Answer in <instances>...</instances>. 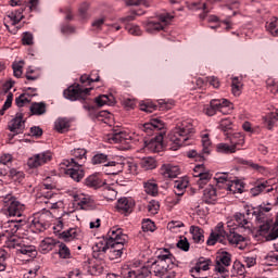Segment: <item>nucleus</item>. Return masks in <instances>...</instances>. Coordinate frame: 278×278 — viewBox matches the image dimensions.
Wrapping results in <instances>:
<instances>
[{
    "mask_svg": "<svg viewBox=\"0 0 278 278\" xmlns=\"http://www.w3.org/2000/svg\"><path fill=\"white\" fill-rule=\"evenodd\" d=\"M194 131L190 122H181L168 134L167 138L172 151H177L180 147H188L187 141L190 140V134Z\"/></svg>",
    "mask_w": 278,
    "mask_h": 278,
    "instance_id": "f257e3e1",
    "label": "nucleus"
},
{
    "mask_svg": "<svg viewBox=\"0 0 278 278\" xmlns=\"http://www.w3.org/2000/svg\"><path fill=\"white\" fill-rule=\"evenodd\" d=\"M90 90L92 88L81 89V85H72L63 91L65 99L70 101H86L90 97Z\"/></svg>",
    "mask_w": 278,
    "mask_h": 278,
    "instance_id": "f03ea898",
    "label": "nucleus"
},
{
    "mask_svg": "<svg viewBox=\"0 0 278 278\" xmlns=\"http://www.w3.org/2000/svg\"><path fill=\"white\" fill-rule=\"evenodd\" d=\"M108 237L109 247L123 255V251H125V244H127V235H124L121 229H111L108 233Z\"/></svg>",
    "mask_w": 278,
    "mask_h": 278,
    "instance_id": "7ed1b4c3",
    "label": "nucleus"
},
{
    "mask_svg": "<svg viewBox=\"0 0 278 278\" xmlns=\"http://www.w3.org/2000/svg\"><path fill=\"white\" fill-rule=\"evenodd\" d=\"M62 164L64 166H67V169L65 170V175H67V177H71L73 181H77V182L81 181L85 175L84 169H81V166H83L81 163L76 162L75 159H71V160L63 161ZM70 166H73V167H70Z\"/></svg>",
    "mask_w": 278,
    "mask_h": 278,
    "instance_id": "20e7f679",
    "label": "nucleus"
},
{
    "mask_svg": "<svg viewBox=\"0 0 278 278\" xmlns=\"http://www.w3.org/2000/svg\"><path fill=\"white\" fill-rule=\"evenodd\" d=\"M51 219V212L46 213H35L31 217V225L36 231L39 233L42 231H47L49 227V220Z\"/></svg>",
    "mask_w": 278,
    "mask_h": 278,
    "instance_id": "39448f33",
    "label": "nucleus"
},
{
    "mask_svg": "<svg viewBox=\"0 0 278 278\" xmlns=\"http://www.w3.org/2000/svg\"><path fill=\"white\" fill-rule=\"evenodd\" d=\"M53 245L54 243L52 239H47L42 241L43 251H52ZM55 245H58L59 257H61V260H71V257H73L71 255V249H68L65 243L58 241L55 242Z\"/></svg>",
    "mask_w": 278,
    "mask_h": 278,
    "instance_id": "423d86ee",
    "label": "nucleus"
},
{
    "mask_svg": "<svg viewBox=\"0 0 278 278\" xmlns=\"http://www.w3.org/2000/svg\"><path fill=\"white\" fill-rule=\"evenodd\" d=\"M216 242L227 244V232L225 231V226L220 223L217 224L215 230L210 233L206 244L207 247H214Z\"/></svg>",
    "mask_w": 278,
    "mask_h": 278,
    "instance_id": "0eeeda50",
    "label": "nucleus"
},
{
    "mask_svg": "<svg viewBox=\"0 0 278 278\" xmlns=\"http://www.w3.org/2000/svg\"><path fill=\"white\" fill-rule=\"evenodd\" d=\"M225 108H231V102L227 99L222 100H211L210 105L204 108V113L206 116H214L216 112H222V114H225Z\"/></svg>",
    "mask_w": 278,
    "mask_h": 278,
    "instance_id": "6e6552de",
    "label": "nucleus"
},
{
    "mask_svg": "<svg viewBox=\"0 0 278 278\" xmlns=\"http://www.w3.org/2000/svg\"><path fill=\"white\" fill-rule=\"evenodd\" d=\"M269 187H270V184L268 182V180L261 182L251 189V194L252 197H257L258 194H262L264 190H266V192H274V198H275L274 205H278V190Z\"/></svg>",
    "mask_w": 278,
    "mask_h": 278,
    "instance_id": "1a4fd4ad",
    "label": "nucleus"
},
{
    "mask_svg": "<svg viewBox=\"0 0 278 278\" xmlns=\"http://www.w3.org/2000/svg\"><path fill=\"white\" fill-rule=\"evenodd\" d=\"M25 115L21 112L16 113L15 118L11 121V124L9 125V130L14 134L15 136H18V134H23L25 130V121H23V117Z\"/></svg>",
    "mask_w": 278,
    "mask_h": 278,
    "instance_id": "9d476101",
    "label": "nucleus"
},
{
    "mask_svg": "<svg viewBox=\"0 0 278 278\" xmlns=\"http://www.w3.org/2000/svg\"><path fill=\"white\" fill-rule=\"evenodd\" d=\"M227 266H231V254L229 252H222L216 257L215 273H225Z\"/></svg>",
    "mask_w": 278,
    "mask_h": 278,
    "instance_id": "9b49d317",
    "label": "nucleus"
},
{
    "mask_svg": "<svg viewBox=\"0 0 278 278\" xmlns=\"http://www.w3.org/2000/svg\"><path fill=\"white\" fill-rule=\"evenodd\" d=\"M4 203H9V207H8L9 216H17V218H21V216H23V204L16 201L14 197L5 198Z\"/></svg>",
    "mask_w": 278,
    "mask_h": 278,
    "instance_id": "f8f14e48",
    "label": "nucleus"
},
{
    "mask_svg": "<svg viewBox=\"0 0 278 278\" xmlns=\"http://www.w3.org/2000/svg\"><path fill=\"white\" fill-rule=\"evenodd\" d=\"M164 127H166V124H164V122L162 119L152 118V119H150V122H148L141 126V131H144L146 134H148V136H151V134H153L154 129H155V131H162V129H164Z\"/></svg>",
    "mask_w": 278,
    "mask_h": 278,
    "instance_id": "ddd939ff",
    "label": "nucleus"
},
{
    "mask_svg": "<svg viewBox=\"0 0 278 278\" xmlns=\"http://www.w3.org/2000/svg\"><path fill=\"white\" fill-rule=\"evenodd\" d=\"M47 162H51V152L36 154L28 160L27 165L29 168H38V166H42V164H47Z\"/></svg>",
    "mask_w": 278,
    "mask_h": 278,
    "instance_id": "4468645a",
    "label": "nucleus"
},
{
    "mask_svg": "<svg viewBox=\"0 0 278 278\" xmlns=\"http://www.w3.org/2000/svg\"><path fill=\"white\" fill-rule=\"evenodd\" d=\"M217 201L218 193L216 192V188L210 185L203 191L202 202L206 203V205H216Z\"/></svg>",
    "mask_w": 278,
    "mask_h": 278,
    "instance_id": "2eb2a0df",
    "label": "nucleus"
},
{
    "mask_svg": "<svg viewBox=\"0 0 278 278\" xmlns=\"http://www.w3.org/2000/svg\"><path fill=\"white\" fill-rule=\"evenodd\" d=\"M53 199V192L52 191H47V192H41L37 194V201H39V203H46V205H48L49 210H58V207H60L58 205V202L51 200Z\"/></svg>",
    "mask_w": 278,
    "mask_h": 278,
    "instance_id": "dca6fc26",
    "label": "nucleus"
},
{
    "mask_svg": "<svg viewBox=\"0 0 278 278\" xmlns=\"http://www.w3.org/2000/svg\"><path fill=\"white\" fill-rule=\"evenodd\" d=\"M161 174L163 177H168L169 179H175L181 175V170L179 169V166L177 165H162L161 167Z\"/></svg>",
    "mask_w": 278,
    "mask_h": 278,
    "instance_id": "f3484780",
    "label": "nucleus"
},
{
    "mask_svg": "<svg viewBox=\"0 0 278 278\" xmlns=\"http://www.w3.org/2000/svg\"><path fill=\"white\" fill-rule=\"evenodd\" d=\"M110 249V237L105 240H101L94 244L92 248L93 257H100V255H105Z\"/></svg>",
    "mask_w": 278,
    "mask_h": 278,
    "instance_id": "a211bd4d",
    "label": "nucleus"
},
{
    "mask_svg": "<svg viewBox=\"0 0 278 278\" xmlns=\"http://www.w3.org/2000/svg\"><path fill=\"white\" fill-rule=\"evenodd\" d=\"M116 210L119 211L122 214H125V216H127L128 214H131L134 210V202H131L127 198H121L117 201Z\"/></svg>",
    "mask_w": 278,
    "mask_h": 278,
    "instance_id": "6ab92c4d",
    "label": "nucleus"
},
{
    "mask_svg": "<svg viewBox=\"0 0 278 278\" xmlns=\"http://www.w3.org/2000/svg\"><path fill=\"white\" fill-rule=\"evenodd\" d=\"M149 264H151V261L148 262L147 266H143L136 270L128 271L126 278H147V277H149L152 274L151 267Z\"/></svg>",
    "mask_w": 278,
    "mask_h": 278,
    "instance_id": "aec40b11",
    "label": "nucleus"
},
{
    "mask_svg": "<svg viewBox=\"0 0 278 278\" xmlns=\"http://www.w3.org/2000/svg\"><path fill=\"white\" fill-rule=\"evenodd\" d=\"M156 261L164 269L168 271L170 268H173L170 266L175 264V256L173 254H159Z\"/></svg>",
    "mask_w": 278,
    "mask_h": 278,
    "instance_id": "412c9836",
    "label": "nucleus"
},
{
    "mask_svg": "<svg viewBox=\"0 0 278 278\" xmlns=\"http://www.w3.org/2000/svg\"><path fill=\"white\" fill-rule=\"evenodd\" d=\"M189 233L192 236L193 242L195 244H200L201 242H205V231L199 226H190Z\"/></svg>",
    "mask_w": 278,
    "mask_h": 278,
    "instance_id": "4be33fe9",
    "label": "nucleus"
},
{
    "mask_svg": "<svg viewBox=\"0 0 278 278\" xmlns=\"http://www.w3.org/2000/svg\"><path fill=\"white\" fill-rule=\"evenodd\" d=\"M164 134L165 132H160L159 135H156L152 139L146 140L144 141V147L147 149H149L150 151H156L157 147H160L162 144V142H164Z\"/></svg>",
    "mask_w": 278,
    "mask_h": 278,
    "instance_id": "5701e85b",
    "label": "nucleus"
},
{
    "mask_svg": "<svg viewBox=\"0 0 278 278\" xmlns=\"http://www.w3.org/2000/svg\"><path fill=\"white\" fill-rule=\"evenodd\" d=\"M85 186L88 188H93V190H99V188H103V186H105V181H103L97 175H90L85 179Z\"/></svg>",
    "mask_w": 278,
    "mask_h": 278,
    "instance_id": "b1692460",
    "label": "nucleus"
},
{
    "mask_svg": "<svg viewBox=\"0 0 278 278\" xmlns=\"http://www.w3.org/2000/svg\"><path fill=\"white\" fill-rule=\"evenodd\" d=\"M61 240L64 242H71L72 240H77L79 238V230L77 228H70L60 233Z\"/></svg>",
    "mask_w": 278,
    "mask_h": 278,
    "instance_id": "393cba45",
    "label": "nucleus"
},
{
    "mask_svg": "<svg viewBox=\"0 0 278 278\" xmlns=\"http://www.w3.org/2000/svg\"><path fill=\"white\" fill-rule=\"evenodd\" d=\"M30 112L34 116H42V114H47V103L33 102L30 105Z\"/></svg>",
    "mask_w": 278,
    "mask_h": 278,
    "instance_id": "a878e982",
    "label": "nucleus"
},
{
    "mask_svg": "<svg viewBox=\"0 0 278 278\" xmlns=\"http://www.w3.org/2000/svg\"><path fill=\"white\" fill-rule=\"evenodd\" d=\"M226 139L230 140V144H232L235 149L244 144V136L240 132H230V135L226 136Z\"/></svg>",
    "mask_w": 278,
    "mask_h": 278,
    "instance_id": "bb28decb",
    "label": "nucleus"
},
{
    "mask_svg": "<svg viewBox=\"0 0 278 278\" xmlns=\"http://www.w3.org/2000/svg\"><path fill=\"white\" fill-rule=\"evenodd\" d=\"M110 142H114L115 144L121 142H125L127 140V132L121 130H113V132L109 137Z\"/></svg>",
    "mask_w": 278,
    "mask_h": 278,
    "instance_id": "cd10ccee",
    "label": "nucleus"
},
{
    "mask_svg": "<svg viewBox=\"0 0 278 278\" xmlns=\"http://www.w3.org/2000/svg\"><path fill=\"white\" fill-rule=\"evenodd\" d=\"M78 205L80 210H94V207H97L94 200H92L90 197L80 198Z\"/></svg>",
    "mask_w": 278,
    "mask_h": 278,
    "instance_id": "c85d7f7f",
    "label": "nucleus"
},
{
    "mask_svg": "<svg viewBox=\"0 0 278 278\" xmlns=\"http://www.w3.org/2000/svg\"><path fill=\"white\" fill-rule=\"evenodd\" d=\"M235 220L237 225L243 227V229H251V222H249V217L242 213H236Z\"/></svg>",
    "mask_w": 278,
    "mask_h": 278,
    "instance_id": "c756f323",
    "label": "nucleus"
},
{
    "mask_svg": "<svg viewBox=\"0 0 278 278\" xmlns=\"http://www.w3.org/2000/svg\"><path fill=\"white\" fill-rule=\"evenodd\" d=\"M150 270L159 278L168 273L156 260L151 263Z\"/></svg>",
    "mask_w": 278,
    "mask_h": 278,
    "instance_id": "7c9ffc66",
    "label": "nucleus"
},
{
    "mask_svg": "<svg viewBox=\"0 0 278 278\" xmlns=\"http://www.w3.org/2000/svg\"><path fill=\"white\" fill-rule=\"evenodd\" d=\"M193 177H199L197 184L199 188H203L210 179H212V174L210 172H200L199 174H193Z\"/></svg>",
    "mask_w": 278,
    "mask_h": 278,
    "instance_id": "2f4dec72",
    "label": "nucleus"
},
{
    "mask_svg": "<svg viewBox=\"0 0 278 278\" xmlns=\"http://www.w3.org/2000/svg\"><path fill=\"white\" fill-rule=\"evenodd\" d=\"M140 166L144 170H153V168H156L157 162H155V159L147 156L141 160Z\"/></svg>",
    "mask_w": 278,
    "mask_h": 278,
    "instance_id": "473e14b6",
    "label": "nucleus"
},
{
    "mask_svg": "<svg viewBox=\"0 0 278 278\" xmlns=\"http://www.w3.org/2000/svg\"><path fill=\"white\" fill-rule=\"evenodd\" d=\"M219 129L225 132V136H231V131L233 130V123L229 118H224L219 123Z\"/></svg>",
    "mask_w": 278,
    "mask_h": 278,
    "instance_id": "72a5a7b5",
    "label": "nucleus"
},
{
    "mask_svg": "<svg viewBox=\"0 0 278 278\" xmlns=\"http://www.w3.org/2000/svg\"><path fill=\"white\" fill-rule=\"evenodd\" d=\"M144 27L148 34H155V31H162V29H164V26H162L160 22H153V21L147 22Z\"/></svg>",
    "mask_w": 278,
    "mask_h": 278,
    "instance_id": "f704fd0d",
    "label": "nucleus"
},
{
    "mask_svg": "<svg viewBox=\"0 0 278 278\" xmlns=\"http://www.w3.org/2000/svg\"><path fill=\"white\" fill-rule=\"evenodd\" d=\"M226 238L229 242V244H240V242H244L247 240L242 235H239L238 232H230L226 235Z\"/></svg>",
    "mask_w": 278,
    "mask_h": 278,
    "instance_id": "c9c22d12",
    "label": "nucleus"
},
{
    "mask_svg": "<svg viewBox=\"0 0 278 278\" xmlns=\"http://www.w3.org/2000/svg\"><path fill=\"white\" fill-rule=\"evenodd\" d=\"M92 75H94V72L91 73V75L85 74L80 76V84H87V86H90L91 84H94L97 81H101V76L97 74V77L93 78Z\"/></svg>",
    "mask_w": 278,
    "mask_h": 278,
    "instance_id": "e433bc0d",
    "label": "nucleus"
},
{
    "mask_svg": "<svg viewBox=\"0 0 278 278\" xmlns=\"http://www.w3.org/2000/svg\"><path fill=\"white\" fill-rule=\"evenodd\" d=\"M86 153H88V151H86V149H74L72 151V155L74 157L75 162H78V164H80L79 162H81L83 160H86Z\"/></svg>",
    "mask_w": 278,
    "mask_h": 278,
    "instance_id": "4c0bfd02",
    "label": "nucleus"
},
{
    "mask_svg": "<svg viewBox=\"0 0 278 278\" xmlns=\"http://www.w3.org/2000/svg\"><path fill=\"white\" fill-rule=\"evenodd\" d=\"M18 251L22 255H28V257H36V255H38L34 245H23Z\"/></svg>",
    "mask_w": 278,
    "mask_h": 278,
    "instance_id": "58836bf2",
    "label": "nucleus"
},
{
    "mask_svg": "<svg viewBox=\"0 0 278 278\" xmlns=\"http://www.w3.org/2000/svg\"><path fill=\"white\" fill-rule=\"evenodd\" d=\"M9 177H11V179H13V181H18V184H21V181H23V179H25V173L16 169V168H11L9 172Z\"/></svg>",
    "mask_w": 278,
    "mask_h": 278,
    "instance_id": "ea45409f",
    "label": "nucleus"
},
{
    "mask_svg": "<svg viewBox=\"0 0 278 278\" xmlns=\"http://www.w3.org/2000/svg\"><path fill=\"white\" fill-rule=\"evenodd\" d=\"M217 153H236V146L231 144H227V143H219L217 144Z\"/></svg>",
    "mask_w": 278,
    "mask_h": 278,
    "instance_id": "a19ab883",
    "label": "nucleus"
},
{
    "mask_svg": "<svg viewBox=\"0 0 278 278\" xmlns=\"http://www.w3.org/2000/svg\"><path fill=\"white\" fill-rule=\"evenodd\" d=\"M54 127L56 131H59V134H64V131L71 126L68 125V121H66L65 118H59L55 122Z\"/></svg>",
    "mask_w": 278,
    "mask_h": 278,
    "instance_id": "79ce46f5",
    "label": "nucleus"
},
{
    "mask_svg": "<svg viewBox=\"0 0 278 278\" xmlns=\"http://www.w3.org/2000/svg\"><path fill=\"white\" fill-rule=\"evenodd\" d=\"M104 166H111L110 172L108 173V175H118V173H121L123 169V165L121 163H116L114 161L108 162L106 164H104Z\"/></svg>",
    "mask_w": 278,
    "mask_h": 278,
    "instance_id": "37998d69",
    "label": "nucleus"
},
{
    "mask_svg": "<svg viewBox=\"0 0 278 278\" xmlns=\"http://www.w3.org/2000/svg\"><path fill=\"white\" fill-rule=\"evenodd\" d=\"M94 103L98 108H103V105H112V99L109 96L102 94L94 99Z\"/></svg>",
    "mask_w": 278,
    "mask_h": 278,
    "instance_id": "c03bdc74",
    "label": "nucleus"
},
{
    "mask_svg": "<svg viewBox=\"0 0 278 278\" xmlns=\"http://www.w3.org/2000/svg\"><path fill=\"white\" fill-rule=\"evenodd\" d=\"M9 18L12 21V25H18L23 21V9L9 14Z\"/></svg>",
    "mask_w": 278,
    "mask_h": 278,
    "instance_id": "a18cd8bd",
    "label": "nucleus"
},
{
    "mask_svg": "<svg viewBox=\"0 0 278 278\" xmlns=\"http://www.w3.org/2000/svg\"><path fill=\"white\" fill-rule=\"evenodd\" d=\"M177 249H180V251H185V253H188L190 251V241H188V238L180 237L176 244Z\"/></svg>",
    "mask_w": 278,
    "mask_h": 278,
    "instance_id": "49530a36",
    "label": "nucleus"
},
{
    "mask_svg": "<svg viewBox=\"0 0 278 278\" xmlns=\"http://www.w3.org/2000/svg\"><path fill=\"white\" fill-rule=\"evenodd\" d=\"M241 164H244L245 166H250L252 170H256L257 173H266V167L257 163H253V161H242Z\"/></svg>",
    "mask_w": 278,
    "mask_h": 278,
    "instance_id": "de8ad7c7",
    "label": "nucleus"
},
{
    "mask_svg": "<svg viewBox=\"0 0 278 278\" xmlns=\"http://www.w3.org/2000/svg\"><path fill=\"white\" fill-rule=\"evenodd\" d=\"M91 164L97 165V164H108V155L104 153H98L92 156L91 159Z\"/></svg>",
    "mask_w": 278,
    "mask_h": 278,
    "instance_id": "09e8293b",
    "label": "nucleus"
},
{
    "mask_svg": "<svg viewBox=\"0 0 278 278\" xmlns=\"http://www.w3.org/2000/svg\"><path fill=\"white\" fill-rule=\"evenodd\" d=\"M265 262H266L267 266H275V264H277V262H278V252H269L265 256Z\"/></svg>",
    "mask_w": 278,
    "mask_h": 278,
    "instance_id": "8fccbe9b",
    "label": "nucleus"
},
{
    "mask_svg": "<svg viewBox=\"0 0 278 278\" xmlns=\"http://www.w3.org/2000/svg\"><path fill=\"white\" fill-rule=\"evenodd\" d=\"M140 110L142 112H147L148 114H151V113L155 112V110H157V105L153 102L141 103Z\"/></svg>",
    "mask_w": 278,
    "mask_h": 278,
    "instance_id": "3c124183",
    "label": "nucleus"
},
{
    "mask_svg": "<svg viewBox=\"0 0 278 278\" xmlns=\"http://www.w3.org/2000/svg\"><path fill=\"white\" fill-rule=\"evenodd\" d=\"M240 86H242L240 79L238 77H233L231 83V90L235 97H240Z\"/></svg>",
    "mask_w": 278,
    "mask_h": 278,
    "instance_id": "603ef678",
    "label": "nucleus"
},
{
    "mask_svg": "<svg viewBox=\"0 0 278 278\" xmlns=\"http://www.w3.org/2000/svg\"><path fill=\"white\" fill-rule=\"evenodd\" d=\"M216 184H226V188L227 190H232V186L233 185H230L231 184V180H229V178L227 177V174H223V176H218L216 178H214Z\"/></svg>",
    "mask_w": 278,
    "mask_h": 278,
    "instance_id": "864d4df0",
    "label": "nucleus"
},
{
    "mask_svg": "<svg viewBox=\"0 0 278 278\" xmlns=\"http://www.w3.org/2000/svg\"><path fill=\"white\" fill-rule=\"evenodd\" d=\"M142 231H155V223L151 219H143L141 224Z\"/></svg>",
    "mask_w": 278,
    "mask_h": 278,
    "instance_id": "5fc2aeb1",
    "label": "nucleus"
},
{
    "mask_svg": "<svg viewBox=\"0 0 278 278\" xmlns=\"http://www.w3.org/2000/svg\"><path fill=\"white\" fill-rule=\"evenodd\" d=\"M144 190H146L147 194H151L152 197H155V194H157V184L147 182L144 185Z\"/></svg>",
    "mask_w": 278,
    "mask_h": 278,
    "instance_id": "6e6d98bb",
    "label": "nucleus"
},
{
    "mask_svg": "<svg viewBox=\"0 0 278 278\" xmlns=\"http://www.w3.org/2000/svg\"><path fill=\"white\" fill-rule=\"evenodd\" d=\"M264 212H270V207L264 206L260 211H253L257 223H266V220H264Z\"/></svg>",
    "mask_w": 278,
    "mask_h": 278,
    "instance_id": "4d7b16f0",
    "label": "nucleus"
},
{
    "mask_svg": "<svg viewBox=\"0 0 278 278\" xmlns=\"http://www.w3.org/2000/svg\"><path fill=\"white\" fill-rule=\"evenodd\" d=\"M106 255L111 261L121 260V257H123V254H121V252L111 248L110 245H109V250L106 251Z\"/></svg>",
    "mask_w": 278,
    "mask_h": 278,
    "instance_id": "13d9d810",
    "label": "nucleus"
},
{
    "mask_svg": "<svg viewBox=\"0 0 278 278\" xmlns=\"http://www.w3.org/2000/svg\"><path fill=\"white\" fill-rule=\"evenodd\" d=\"M148 212L153 215L157 214L160 212V202L151 200L148 204Z\"/></svg>",
    "mask_w": 278,
    "mask_h": 278,
    "instance_id": "bf43d9fd",
    "label": "nucleus"
},
{
    "mask_svg": "<svg viewBox=\"0 0 278 278\" xmlns=\"http://www.w3.org/2000/svg\"><path fill=\"white\" fill-rule=\"evenodd\" d=\"M210 144H212V142L210 141V138L207 137V135H205L202 138V153H206V155H210Z\"/></svg>",
    "mask_w": 278,
    "mask_h": 278,
    "instance_id": "052dcab7",
    "label": "nucleus"
},
{
    "mask_svg": "<svg viewBox=\"0 0 278 278\" xmlns=\"http://www.w3.org/2000/svg\"><path fill=\"white\" fill-rule=\"evenodd\" d=\"M30 102L31 100L27 99L25 97V93L20 94V97L15 99V104L17 105V108H23L25 103H30Z\"/></svg>",
    "mask_w": 278,
    "mask_h": 278,
    "instance_id": "680f3d73",
    "label": "nucleus"
},
{
    "mask_svg": "<svg viewBox=\"0 0 278 278\" xmlns=\"http://www.w3.org/2000/svg\"><path fill=\"white\" fill-rule=\"evenodd\" d=\"M173 102H167L166 100H159V110L161 112L172 110Z\"/></svg>",
    "mask_w": 278,
    "mask_h": 278,
    "instance_id": "e2e57ef3",
    "label": "nucleus"
},
{
    "mask_svg": "<svg viewBox=\"0 0 278 278\" xmlns=\"http://www.w3.org/2000/svg\"><path fill=\"white\" fill-rule=\"evenodd\" d=\"M126 5L131 7V5H146L149 8V2L147 0H124Z\"/></svg>",
    "mask_w": 278,
    "mask_h": 278,
    "instance_id": "0e129e2a",
    "label": "nucleus"
},
{
    "mask_svg": "<svg viewBox=\"0 0 278 278\" xmlns=\"http://www.w3.org/2000/svg\"><path fill=\"white\" fill-rule=\"evenodd\" d=\"M8 252L5 250H0V273L5 270V260H7Z\"/></svg>",
    "mask_w": 278,
    "mask_h": 278,
    "instance_id": "69168bd1",
    "label": "nucleus"
},
{
    "mask_svg": "<svg viewBox=\"0 0 278 278\" xmlns=\"http://www.w3.org/2000/svg\"><path fill=\"white\" fill-rule=\"evenodd\" d=\"M174 188H177L179 192H184L188 188V181L187 180H176L174 184Z\"/></svg>",
    "mask_w": 278,
    "mask_h": 278,
    "instance_id": "338daca9",
    "label": "nucleus"
},
{
    "mask_svg": "<svg viewBox=\"0 0 278 278\" xmlns=\"http://www.w3.org/2000/svg\"><path fill=\"white\" fill-rule=\"evenodd\" d=\"M88 8H90V5L88 4V2H84L78 12H79V16L80 18H86V16H88Z\"/></svg>",
    "mask_w": 278,
    "mask_h": 278,
    "instance_id": "774afa93",
    "label": "nucleus"
}]
</instances>
